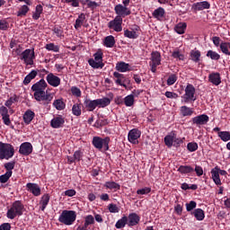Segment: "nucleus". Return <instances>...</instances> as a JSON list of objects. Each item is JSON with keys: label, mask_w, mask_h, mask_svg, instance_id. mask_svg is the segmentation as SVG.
Segmentation results:
<instances>
[{"label": "nucleus", "mask_w": 230, "mask_h": 230, "mask_svg": "<svg viewBox=\"0 0 230 230\" xmlns=\"http://www.w3.org/2000/svg\"><path fill=\"white\" fill-rule=\"evenodd\" d=\"M15 149L11 144L0 142V159H12Z\"/></svg>", "instance_id": "obj_5"}, {"label": "nucleus", "mask_w": 230, "mask_h": 230, "mask_svg": "<svg viewBox=\"0 0 230 230\" xmlns=\"http://www.w3.org/2000/svg\"><path fill=\"white\" fill-rule=\"evenodd\" d=\"M4 168L7 171L6 172L9 173L11 172V175L13 173L12 170H13V168H15V162H8L6 164H4Z\"/></svg>", "instance_id": "obj_52"}, {"label": "nucleus", "mask_w": 230, "mask_h": 230, "mask_svg": "<svg viewBox=\"0 0 230 230\" xmlns=\"http://www.w3.org/2000/svg\"><path fill=\"white\" fill-rule=\"evenodd\" d=\"M45 49L47 51H53L54 53H58V51H60V48L58 45H55V43H48L45 46Z\"/></svg>", "instance_id": "obj_47"}, {"label": "nucleus", "mask_w": 230, "mask_h": 230, "mask_svg": "<svg viewBox=\"0 0 230 230\" xmlns=\"http://www.w3.org/2000/svg\"><path fill=\"white\" fill-rule=\"evenodd\" d=\"M220 49L224 55H228L230 57V43L229 42H221Z\"/></svg>", "instance_id": "obj_40"}, {"label": "nucleus", "mask_w": 230, "mask_h": 230, "mask_svg": "<svg viewBox=\"0 0 230 230\" xmlns=\"http://www.w3.org/2000/svg\"><path fill=\"white\" fill-rule=\"evenodd\" d=\"M121 24H123V18L120 16H116L112 21L109 22L108 28H110V30H113L114 31L119 32L123 30Z\"/></svg>", "instance_id": "obj_10"}, {"label": "nucleus", "mask_w": 230, "mask_h": 230, "mask_svg": "<svg viewBox=\"0 0 230 230\" xmlns=\"http://www.w3.org/2000/svg\"><path fill=\"white\" fill-rule=\"evenodd\" d=\"M208 82L213 84V85H220L222 84V78L220 77V74L212 73L208 75Z\"/></svg>", "instance_id": "obj_21"}, {"label": "nucleus", "mask_w": 230, "mask_h": 230, "mask_svg": "<svg viewBox=\"0 0 230 230\" xmlns=\"http://www.w3.org/2000/svg\"><path fill=\"white\" fill-rule=\"evenodd\" d=\"M35 59V51L30 49H25L21 54V60L25 62L26 66H33V60Z\"/></svg>", "instance_id": "obj_9"}, {"label": "nucleus", "mask_w": 230, "mask_h": 230, "mask_svg": "<svg viewBox=\"0 0 230 230\" xmlns=\"http://www.w3.org/2000/svg\"><path fill=\"white\" fill-rule=\"evenodd\" d=\"M46 87H48V83L44 79H40L31 86V91L34 93L33 98L40 105H49L53 102V93L46 92Z\"/></svg>", "instance_id": "obj_1"}, {"label": "nucleus", "mask_w": 230, "mask_h": 230, "mask_svg": "<svg viewBox=\"0 0 230 230\" xmlns=\"http://www.w3.org/2000/svg\"><path fill=\"white\" fill-rule=\"evenodd\" d=\"M165 96L171 100H177V98H179V94L172 92H165Z\"/></svg>", "instance_id": "obj_63"}, {"label": "nucleus", "mask_w": 230, "mask_h": 230, "mask_svg": "<svg viewBox=\"0 0 230 230\" xmlns=\"http://www.w3.org/2000/svg\"><path fill=\"white\" fill-rule=\"evenodd\" d=\"M33 118H35V112L31 110H27L23 114V121L26 125H30L33 121Z\"/></svg>", "instance_id": "obj_25"}, {"label": "nucleus", "mask_w": 230, "mask_h": 230, "mask_svg": "<svg viewBox=\"0 0 230 230\" xmlns=\"http://www.w3.org/2000/svg\"><path fill=\"white\" fill-rule=\"evenodd\" d=\"M218 137L225 143L230 141V132L229 131H219Z\"/></svg>", "instance_id": "obj_45"}, {"label": "nucleus", "mask_w": 230, "mask_h": 230, "mask_svg": "<svg viewBox=\"0 0 230 230\" xmlns=\"http://www.w3.org/2000/svg\"><path fill=\"white\" fill-rule=\"evenodd\" d=\"M124 37H127L128 39H137L139 37V34L136 31H124Z\"/></svg>", "instance_id": "obj_48"}, {"label": "nucleus", "mask_w": 230, "mask_h": 230, "mask_svg": "<svg viewBox=\"0 0 230 230\" xmlns=\"http://www.w3.org/2000/svg\"><path fill=\"white\" fill-rule=\"evenodd\" d=\"M53 107L57 109V111H64L66 109V102L62 99H58L54 101Z\"/></svg>", "instance_id": "obj_32"}, {"label": "nucleus", "mask_w": 230, "mask_h": 230, "mask_svg": "<svg viewBox=\"0 0 230 230\" xmlns=\"http://www.w3.org/2000/svg\"><path fill=\"white\" fill-rule=\"evenodd\" d=\"M114 12L117 14V17H120V19H123V17H127L132 13L130 8L126 7L121 4L115 5Z\"/></svg>", "instance_id": "obj_11"}, {"label": "nucleus", "mask_w": 230, "mask_h": 230, "mask_svg": "<svg viewBox=\"0 0 230 230\" xmlns=\"http://www.w3.org/2000/svg\"><path fill=\"white\" fill-rule=\"evenodd\" d=\"M209 121V117L206 114L196 116L192 119L194 125H206Z\"/></svg>", "instance_id": "obj_19"}, {"label": "nucleus", "mask_w": 230, "mask_h": 230, "mask_svg": "<svg viewBox=\"0 0 230 230\" xmlns=\"http://www.w3.org/2000/svg\"><path fill=\"white\" fill-rule=\"evenodd\" d=\"M211 175L215 184H217V186H220V184H222V181L220 180V174L218 172V170L213 169L211 171Z\"/></svg>", "instance_id": "obj_31"}, {"label": "nucleus", "mask_w": 230, "mask_h": 230, "mask_svg": "<svg viewBox=\"0 0 230 230\" xmlns=\"http://www.w3.org/2000/svg\"><path fill=\"white\" fill-rule=\"evenodd\" d=\"M153 17L157 19V21H161L163 17H164V9L163 7H158L153 12Z\"/></svg>", "instance_id": "obj_30"}, {"label": "nucleus", "mask_w": 230, "mask_h": 230, "mask_svg": "<svg viewBox=\"0 0 230 230\" xmlns=\"http://www.w3.org/2000/svg\"><path fill=\"white\" fill-rule=\"evenodd\" d=\"M108 209L110 213H119V208L116 204H110Z\"/></svg>", "instance_id": "obj_60"}, {"label": "nucleus", "mask_w": 230, "mask_h": 230, "mask_svg": "<svg viewBox=\"0 0 230 230\" xmlns=\"http://www.w3.org/2000/svg\"><path fill=\"white\" fill-rule=\"evenodd\" d=\"M141 137V131L137 128H133L129 130L128 134V140L133 145H137L139 143L138 139Z\"/></svg>", "instance_id": "obj_13"}, {"label": "nucleus", "mask_w": 230, "mask_h": 230, "mask_svg": "<svg viewBox=\"0 0 230 230\" xmlns=\"http://www.w3.org/2000/svg\"><path fill=\"white\" fill-rule=\"evenodd\" d=\"M64 123H66L64 117H62V115H58L51 119L50 127H52V128H60L64 127Z\"/></svg>", "instance_id": "obj_15"}, {"label": "nucleus", "mask_w": 230, "mask_h": 230, "mask_svg": "<svg viewBox=\"0 0 230 230\" xmlns=\"http://www.w3.org/2000/svg\"><path fill=\"white\" fill-rule=\"evenodd\" d=\"M184 143V137L183 138H179L177 137V135L174 133V139H173V146H179V145H182Z\"/></svg>", "instance_id": "obj_61"}, {"label": "nucleus", "mask_w": 230, "mask_h": 230, "mask_svg": "<svg viewBox=\"0 0 230 230\" xmlns=\"http://www.w3.org/2000/svg\"><path fill=\"white\" fill-rule=\"evenodd\" d=\"M211 4L208 1L198 2L192 4V9L196 10V12H200L202 10H209Z\"/></svg>", "instance_id": "obj_17"}, {"label": "nucleus", "mask_w": 230, "mask_h": 230, "mask_svg": "<svg viewBox=\"0 0 230 230\" xmlns=\"http://www.w3.org/2000/svg\"><path fill=\"white\" fill-rule=\"evenodd\" d=\"M178 172H180V173H192V172H195V169L190 165H181L178 168Z\"/></svg>", "instance_id": "obj_39"}, {"label": "nucleus", "mask_w": 230, "mask_h": 230, "mask_svg": "<svg viewBox=\"0 0 230 230\" xmlns=\"http://www.w3.org/2000/svg\"><path fill=\"white\" fill-rule=\"evenodd\" d=\"M84 21H85V14L81 13L78 18L75 20V30H80L82 28V25L84 24Z\"/></svg>", "instance_id": "obj_38"}, {"label": "nucleus", "mask_w": 230, "mask_h": 230, "mask_svg": "<svg viewBox=\"0 0 230 230\" xmlns=\"http://www.w3.org/2000/svg\"><path fill=\"white\" fill-rule=\"evenodd\" d=\"M115 69H117L119 73H127V71H130V65L128 63L120 61L116 64Z\"/></svg>", "instance_id": "obj_23"}, {"label": "nucleus", "mask_w": 230, "mask_h": 230, "mask_svg": "<svg viewBox=\"0 0 230 230\" xmlns=\"http://www.w3.org/2000/svg\"><path fill=\"white\" fill-rule=\"evenodd\" d=\"M192 215H194L195 218L199 221L204 220L205 218V214L204 210L202 208H196L193 212Z\"/></svg>", "instance_id": "obj_33"}, {"label": "nucleus", "mask_w": 230, "mask_h": 230, "mask_svg": "<svg viewBox=\"0 0 230 230\" xmlns=\"http://www.w3.org/2000/svg\"><path fill=\"white\" fill-rule=\"evenodd\" d=\"M152 191V189L148 187H145L143 189H139L137 190V195H147V193H150Z\"/></svg>", "instance_id": "obj_58"}, {"label": "nucleus", "mask_w": 230, "mask_h": 230, "mask_svg": "<svg viewBox=\"0 0 230 230\" xmlns=\"http://www.w3.org/2000/svg\"><path fill=\"white\" fill-rule=\"evenodd\" d=\"M49 194H44L40 200V204L41 205L40 209L41 211H44V209H46V208H48V204H49Z\"/></svg>", "instance_id": "obj_28"}, {"label": "nucleus", "mask_w": 230, "mask_h": 230, "mask_svg": "<svg viewBox=\"0 0 230 230\" xmlns=\"http://www.w3.org/2000/svg\"><path fill=\"white\" fill-rule=\"evenodd\" d=\"M72 114L74 116H82V104L75 103L72 106Z\"/></svg>", "instance_id": "obj_37"}, {"label": "nucleus", "mask_w": 230, "mask_h": 230, "mask_svg": "<svg viewBox=\"0 0 230 230\" xmlns=\"http://www.w3.org/2000/svg\"><path fill=\"white\" fill-rule=\"evenodd\" d=\"M197 100V95H195V86L193 84H188L185 87V93L181 96V102L183 103H191Z\"/></svg>", "instance_id": "obj_6"}, {"label": "nucleus", "mask_w": 230, "mask_h": 230, "mask_svg": "<svg viewBox=\"0 0 230 230\" xmlns=\"http://www.w3.org/2000/svg\"><path fill=\"white\" fill-rule=\"evenodd\" d=\"M28 12H30V7H28V5H26V4H24L19 9V11L17 13V16L24 17V15H26V13H28Z\"/></svg>", "instance_id": "obj_51"}, {"label": "nucleus", "mask_w": 230, "mask_h": 230, "mask_svg": "<svg viewBox=\"0 0 230 230\" xmlns=\"http://www.w3.org/2000/svg\"><path fill=\"white\" fill-rule=\"evenodd\" d=\"M41 73H43V75H47L46 80L49 85H51V87H58V85H60V77L55 75L53 73H49L46 69H42Z\"/></svg>", "instance_id": "obj_8"}, {"label": "nucleus", "mask_w": 230, "mask_h": 230, "mask_svg": "<svg viewBox=\"0 0 230 230\" xmlns=\"http://www.w3.org/2000/svg\"><path fill=\"white\" fill-rule=\"evenodd\" d=\"M88 8H98L102 4V0H85Z\"/></svg>", "instance_id": "obj_44"}, {"label": "nucleus", "mask_w": 230, "mask_h": 230, "mask_svg": "<svg viewBox=\"0 0 230 230\" xmlns=\"http://www.w3.org/2000/svg\"><path fill=\"white\" fill-rule=\"evenodd\" d=\"M76 220V212L75 210H63L58 217V221L65 226H73Z\"/></svg>", "instance_id": "obj_4"}, {"label": "nucleus", "mask_w": 230, "mask_h": 230, "mask_svg": "<svg viewBox=\"0 0 230 230\" xmlns=\"http://www.w3.org/2000/svg\"><path fill=\"white\" fill-rule=\"evenodd\" d=\"M127 222H128V217H123L121 219L117 221L115 227L117 229H123V227H125V226H127Z\"/></svg>", "instance_id": "obj_42"}, {"label": "nucleus", "mask_w": 230, "mask_h": 230, "mask_svg": "<svg viewBox=\"0 0 230 230\" xmlns=\"http://www.w3.org/2000/svg\"><path fill=\"white\" fill-rule=\"evenodd\" d=\"M71 93L74 96H76L77 98H79V96H82V92L76 86H73L71 88Z\"/></svg>", "instance_id": "obj_62"}, {"label": "nucleus", "mask_w": 230, "mask_h": 230, "mask_svg": "<svg viewBox=\"0 0 230 230\" xmlns=\"http://www.w3.org/2000/svg\"><path fill=\"white\" fill-rule=\"evenodd\" d=\"M113 76L115 84H117V85L127 88V84H125V75L123 74L114 72Z\"/></svg>", "instance_id": "obj_20"}, {"label": "nucleus", "mask_w": 230, "mask_h": 230, "mask_svg": "<svg viewBox=\"0 0 230 230\" xmlns=\"http://www.w3.org/2000/svg\"><path fill=\"white\" fill-rule=\"evenodd\" d=\"M12 177L11 172H5L4 174L0 176V182L4 184V182H8V180Z\"/></svg>", "instance_id": "obj_55"}, {"label": "nucleus", "mask_w": 230, "mask_h": 230, "mask_svg": "<svg viewBox=\"0 0 230 230\" xmlns=\"http://www.w3.org/2000/svg\"><path fill=\"white\" fill-rule=\"evenodd\" d=\"M63 3L70 4L73 8H78V6H80V0H63Z\"/></svg>", "instance_id": "obj_53"}, {"label": "nucleus", "mask_w": 230, "mask_h": 230, "mask_svg": "<svg viewBox=\"0 0 230 230\" xmlns=\"http://www.w3.org/2000/svg\"><path fill=\"white\" fill-rule=\"evenodd\" d=\"M94 59H89L88 63L91 67H93V69H102L103 68V53L102 50L97 51L94 55Z\"/></svg>", "instance_id": "obj_7"}, {"label": "nucleus", "mask_w": 230, "mask_h": 230, "mask_svg": "<svg viewBox=\"0 0 230 230\" xmlns=\"http://www.w3.org/2000/svg\"><path fill=\"white\" fill-rule=\"evenodd\" d=\"M33 152V146L30 142H24L20 146L19 153L22 155H30Z\"/></svg>", "instance_id": "obj_16"}, {"label": "nucleus", "mask_w": 230, "mask_h": 230, "mask_svg": "<svg viewBox=\"0 0 230 230\" xmlns=\"http://www.w3.org/2000/svg\"><path fill=\"white\" fill-rule=\"evenodd\" d=\"M186 210L187 211H193L195 208H197V202L195 201H190L189 203H186Z\"/></svg>", "instance_id": "obj_57"}, {"label": "nucleus", "mask_w": 230, "mask_h": 230, "mask_svg": "<svg viewBox=\"0 0 230 230\" xmlns=\"http://www.w3.org/2000/svg\"><path fill=\"white\" fill-rule=\"evenodd\" d=\"M104 188H106V190H111V191H118V190H120L121 186L116 183V181H106Z\"/></svg>", "instance_id": "obj_26"}, {"label": "nucleus", "mask_w": 230, "mask_h": 230, "mask_svg": "<svg viewBox=\"0 0 230 230\" xmlns=\"http://www.w3.org/2000/svg\"><path fill=\"white\" fill-rule=\"evenodd\" d=\"M42 5L38 4L35 8V12L32 13V19L34 21H39V19H40V15L42 14Z\"/></svg>", "instance_id": "obj_35"}, {"label": "nucleus", "mask_w": 230, "mask_h": 230, "mask_svg": "<svg viewBox=\"0 0 230 230\" xmlns=\"http://www.w3.org/2000/svg\"><path fill=\"white\" fill-rule=\"evenodd\" d=\"M172 57L173 58H178V60H184V55H182L179 50L173 51Z\"/></svg>", "instance_id": "obj_59"}, {"label": "nucleus", "mask_w": 230, "mask_h": 230, "mask_svg": "<svg viewBox=\"0 0 230 230\" xmlns=\"http://www.w3.org/2000/svg\"><path fill=\"white\" fill-rule=\"evenodd\" d=\"M124 103L126 107H132L134 105V94H129L125 97Z\"/></svg>", "instance_id": "obj_50"}, {"label": "nucleus", "mask_w": 230, "mask_h": 230, "mask_svg": "<svg viewBox=\"0 0 230 230\" xmlns=\"http://www.w3.org/2000/svg\"><path fill=\"white\" fill-rule=\"evenodd\" d=\"M207 57L211 58V60H220V54L213 50H208L207 52Z\"/></svg>", "instance_id": "obj_49"}, {"label": "nucleus", "mask_w": 230, "mask_h": 230, "mask_svg": "<svg viewBox=\"0 0 230 230\" xmlns=\"http://www.w3.org/2000/svg\"><path fill=\"white\" fill-rule=\"evenodd\" d=\"M186 22H180L174 27V31L178 33L179 35H183V33L186 31Z\"/></svg>", "instance_id": "obj_34"}, {"label": "nucleus", "mask_w": 230, "mask_h": 230, "mask_svg": "<svg viewBox=\"0 0 230 230\" xmlns=\"http://www.w3.org/2000/svg\"><path fill=\"white\" fill-rule=\"evenodd\" d=\"M199 148V144H197L196 142H190L187 145V149L189 150V152H195L197 151Z\"/></svg>", "instance_id": "obj_54"}, {"label": "nucleus", "mask_w": 230, "mask_h": 230, "mask_svg": "<svg viewBox=\"0 0 230 230\" xmlns=\"http://www.w3.org/2000/svg\"><path fill=\"white\" fill-rule=\"evenodd\" d=\"M24 211V205L19 200L14 201L11 208L7 210L6 217L10 220H13L15 217H21Z\"/></svg>", "instance_id": "obj_2"}, {"label": "nucleus", "mask_w": 230, "mask_h": 230, "mask_svg": "<svg viewBox=\"0 0 230 230\" xmlns=\"http://www.w3.org/2000/svg\"><path fill=\"white\" fill-rule=\"evenodd\" d=\"M84 106L89 111V112H93L96 107H98V102L96 100L85 99L84 100Z\"/></svg>", "instance_id": "obj_24"}, {"label": "nucleus", "mask_w": 230, "mask_h": 230, "mask_svg": "<svg viewBox=\"0 0 230 230\" xmlns=\"http://www.w3.org/2000/svg\"><path fill=\"white\" fill-rule=\"evenodd\" d=\"M36 76H37V71L36 70H32L31 73H29L25 76V78L23 80L24 85H28V84H30V82H31Z\"/></svg>", "instance_id": "obj_36"}, {"label": "nucleus", "mask_w": 230, "mask_h": 230, "mask_svg": "<svg viewBox=\"0 0 230 230\" xmlns=\"http://www.w3.org/2000/svg\"><path fill=\"white\" fill-rule=\"evenodd\" d=\"M173 139H174V133L172 132L170 135H167L164 137V143L166 145V146H173Z\"/></svg>", "instance_id": "obj_43"}, {"label": "nucleus", "mask_w": 230, "mask_h": 230, "mask_svg": "<svg viewBox=\"0 0 230 230\" xmlns=\"http://www.w3.org/2000/svg\"><path fill=\"white\" fill-rule=\"evenodd\" d=\"M109 143H111V137H93L92 140V145L100 152H107L109 150Z\"/></svg>", "instance_id": "obj_3"}, {"label": "nucleus", "mask_w": 230, "mask_h": 230, "mask_svg": "<svg viewBox=\"0 0 230 230\" xmlns=\"http://www.w3.org/2000/svg\"><path fill=\"white\" fill-rule=\"evenodd\" d=\"M26 190L27 191H29V193H31L34 197H40L41 190L39 184L29 182L26 184Z\"/></svg>", "instance_id": "obj_14"}, {"label": "nucleus", "mask_w": 230, "mask_h": 230, "mask_svg": "<svg viewBox=\"0 0 230 230\" xmlns=\"http://www.w3.org/2000/svg\"><path fill=\"white\" fill-rule=\"evenodd\" d=\"M94 224V217L92 215H88L84 217V226H79L77 230H88L89 226H93Z\"/></svg>", "instance_id": "obj_18"}, {"label": "nucleus", "mask_w": 230, "mask_h": 230, "mask_svg": "<svg viewBox=\"0 0 230 230\" xmlns=\"http://www.w3.org/2000/svg\"><path fill=\"white\" fill-rule=\"evenodd\" d=\"M175 82H177V75L172 74V75H169V77L167 79V85H173V84H175Z\"/></svg>", "instance_id": "obj_56"}, {"label": "nucleus", "mask_w": 230, "mask_h": 230, "mask_svg": "<svg viewBox=\"0 0 230 230\" xmlns=\"http://www.w3.org/2000/svg\"><path fill=\"white\" fill-rule=\"evenodd\" d=\"M140 217L136 213H131L128 217V226H134L139 224Z\"/></svg>", "instance_id": "obj_22"}, {"label": "nucleus", "mask_w": 230, "mask_h": 230, "mask_svg": "<svg viewBox=\"0 0 230 230\" xmlns=\"http://www.w3.org/2000/svg\"><path fill=\"white\" fill-rule=\"evenodd\" d=\"M115 44H116V40L112 35L107 36L103 40V45L106 48H114Z\"/></svg>", "instance_id": "obj_27"}, {"label": "nucleus", "mask_w": 230, "mask_h": 230, "mask_svg": "<svg viewBox=\"0 0 230 230\" xmlns=\"http://www.w3.org/2000/svg\"><path fill=\"white\" fill-rule=\"evenodd\" d=\"M97 101V107L99 108H105V107H109V105H111V99L104 97L102 99H96Z\"/></svg>", "instance_id": "obj_29"}, {"label": "nucleus", "mask_w": 230, "mask_h": 230, "mask_svg": "<svg viewBox=\"0 0 230 230\" xmlns=\"http://www.w3.org/2000/svg\"><path fill=\"white\" fill-rule=\"evenodd\" d=\"M8 30V23L4 20H0V31H5Z\"/></svg>", "instance_id": "obj_64"}, {"label": "nucleus", "mask_w": 230, "mask_h": 230, "mask_svg": "<svg viewBox=\"0 0 230 230\" xmlns=\"http://www.w3.org/2000/svg\"><path fill=\"white\" fill-rule=\"evenodd\" d=\"M157 66H161V53L155 51L151 54L150 67L152 73H155L157 71Z\"/></svg>", "instance_id": "obj_12"}, {"label": "nucleus", "mask_w": 230, "mask_h": 230, "mask_svg": "<svg viewBox=\"0 0 230 230\" xmlns=\"http://www.w3.org/2000/svg\"><path fill=\"white\" fill-rule=\"evenodd\" d=\"M181 116H191L193 114V110L188 106H181Z\"/></svg>", "instance_id": "obj_41"}, {"label": "nucleus", "mask_w": 230, "mask_h": 230, "mask_svg": "<svg viewBox=\"0 0 230 230\" xmlns=\"http://www.w3.org/2000/svg\"><path fill=\"white\" fill-rule=\"evenodd\" d=\"M190 58L193 62H200V52L197 49L191 50Z\"/></svg>", "instance_id": "obj_46"}]
</instances>
